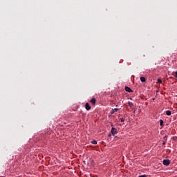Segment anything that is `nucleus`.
I'll list each match as a JSON object with an SVG mask.
<instances>
[{"mask_svg": "<svg viewBox=\"0 0 177 177\" xmlns=\"http://www.w3.org/2000/svg\"><path fill=\"white\" fill-rule=\"evenodd\" d=\"M170 162H171L169 161V160H163V165H166V166L169 165Z\"/></svg>", "mask_w": 177, "mask_h": 177, "instance_id": "obj_1", "label": "nucleus"}, {"mask_svg": "<svg viewBox=\"0 0 177 177\" xmlns=\"http://www.w3.org/2000/svg\"><path fill=\"white\" fill-rule=\"evenodd\" d=\"M111 133H112V135H113V136L117 134V130L115 129V128L113 127V128L111 129Z\"/></svg>", "mask_w": 177, "mask_h": 177, "instance_id": "obj_2", "label": "nucleus"}, {"mask_svg": "<svg viewBox=\"0 0 177 177\" xmlns=\"http://www.w3.org/2000/svg\"><path fill=\"white\" fill-rule=\"evenodd\" d=\"M85 109H86V110H87L88 111H89V110H91V106H89V104H88V103H86Z\"/></svg>", "mask_w": 177, "mask_h": 177, "instance_id": "obj_3", "label": "nucleus"}, {"mask_svg": "<svg viewBox=\"0 0 177 177\" xmlns=\"http://www.w3.org/2000/svg\"><path fill=\"white\" fill-rule=\"evenodd\" d=\"M90 102H91L92 104H95L96 103V100L95 98H92L91 100H90Z\"/></svg>", "mask_w": 177, "mask_h": 177, "instance_id": "obj_4", "label": "nucleus"}, {"mask_svg": "<svg viewBox=\"0 0 177 177\" xmlns=\"http://www.w3.org/2000/svg\"><path fill=\"white\" fill-rule=\"evenodd\" d=\"M125 91L127 92H132V89H131V88L128 87V86H126L125 87Z\"/></svg>", "mask_w": 177, "mask_h": 177, "instance_id": "obj_5", "label": "nucleus"}, {"mask_svg": "<svg viewBox=\"0 0 177 177\" xmlns=\"http://www.w3.org/2000/svg\"><path fill=\"white\" fill-rule=\"evenodd\" d=\"M140 81H141V82H146V78L145 77H141Z\"/></svg>", "mask_w": 177, "mask_h": 177, "instance_id": "obj_6", "label": "nucleus"}, {"mask_svg": "<svg viewBox=\"0 0 177 177\" xmlns=\"http://www.w3.org/2000/svg\"><path fill=\"white\" fill-rule=\"evenodd\" d=\"M118 111V109L115 108L114 109H113V111H111V114H114V113Z\"/></svg>", "mask_w": 177, "mask_h": 177, "instance_id": "obj_7", "label": "nucleus"}, {"mask_svg": "<svg viewBox=\"0 0 177 177\" xmlns=\"http://www.w3.org/2000/svg\"><path fill=\"white\" fill-rule=\"evenodd\" d=\"M167 115H171V111H166Z\"/></svg>", "mask_w": 177, "mask_h": 177, "instance_id": "obj_8", "label": "nucleus"}, {"mask_svg": "<svg viewBox=\"0 0 177 177\" xmlns=\"http://www.w3.org/2000/svg\"><path fill=\"white\" fill-rule=\"evenodd\" d=\"M91 143H92L93 145H97V140H93V141L91 142Z\"/></svg>", "mask_w": 177, "mask_h": 177, "instance_id": "obj_9", "label": "nucleus"}, {"mask_svg": "<svg viewBox=\"0 0 177 177\" xmlns=\"http://www.w3.org/2000/svg\"><path fill=\"white\" fill-rule=\"evenodd\" d=\"M172 74H173V75H174L176 78H177V71H176V72L173 73Z\"/></svg>", "mask_w": 177, "mask_h": 177, "instance_id": "obj_10", "label": "nucleus"}, {"mask_svg": "<svg viewBox=\"0 0 177 177\" xmlns=\"http://www.w3.org/2000/svg\"><path fill=\"white\" fill-rule=\"evenodd\" d=\"M157 81L158 84H162V81L161 80V79H158Z\"/></svg>", "mask_w": 177, "mask_h": 177, "instance_id": "obj_11", "label": "nucleus"}, {"mask_svg": "<svg viewBox=\"0 0 177 177\" xmlns=\"http://www.w3.org/2000/svg\"><path fill=\"white\" fill-rule=\"evenodd\" d=\"M121 122H124V121H125V119H124V118H122L120 119Z\"/></svg>", "mask_w": 177, "mask_h": 177, "instance_id": "obj_12", "label": "nucleus"}, {"mask_svg": "<svg viewBox=\"0 0 177 177\" xmlns=\"http://www.w3.org/2000/svg\"><path fill=\"white\" fill-rule=\"evenodd\" d=\"M129 105L130 107H132V106H133V104H132V102H129Z\"/></svg>", "mask_w": 177, "mask_h": 177, "instance_id": "obj_13", "label": "nucleus"}, {"mask_svg": "<svg viewBox=\"0 0 177 177\" xmlns=\"http://www.w3.org/2000/svg\"><path fill=\"white\" fill-rule=\"evenodd\" d=\"M160 125H162V124H164V122L162 121V120H160Z\"/></svg>", "mask_w": 177, "mask_h": 177, "instance_id": "obj_14", "label": "nucleus"}, {"mask_svg": "<svg viewBox=\"0 0 177 177\" xmlns=\"http://www.w3.org/2000/svg\"><path fill=\"white\" fill-rule=\"evenodd\" d=\"M139 177H147V176H146V175H141Z\"/></svg>", "mask_w": 177, "mask_h": 177, "instance_id": "obj_15", "label": "nucleus"}]
</instances>
